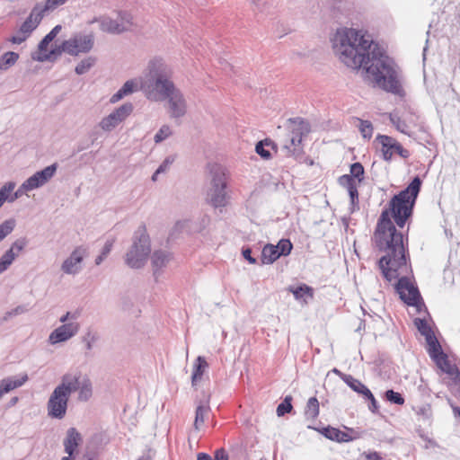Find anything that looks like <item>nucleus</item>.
Here are the masks:
<instances>
[{
	"label": "nucleus",
	"mask_w": 460,
	"mask_h": 460,
	"mask_svg": "<svg viewBox=\"0 0 460 460\" xmlns=\"http://www.w3.org/2000/svg\"><path fill=\"white\" fill-rule=\"evenodd\" d=\"M421 183L419 176L414 177L404 190L390 199L389 208L382 211L377 222L376 243L379 250L385 252V255L379 259L378 267L384 278L389 282L399 276V269L405 268L407 251L404 235L396 229L391 218L400 228L405 226L413 214Z\"/></svg>",
	"instance_id": "nucleus-1"
},
{
	"label": "nucleus",
	"mask_w": 460,
	"mask_h": 460,
	"mask_svg": "<svg viewBox=\"0 0 460 460\" xmlns=\"http://www.w3.org/2000/svg\"><path fill=\"white\" fill-rule=\"evenodd\" d=\"M332 47L340 60L347 66L353 69L363 67L367 77L376 86L402 95L403 91L394 60L362 31L353 28L337 30Z\"/></svg>",
	"instance_id": "nucleus-2"
},
{
	"label": "nucleus",
	"mask_w": 460,
	"mask_h": 460,
	"mask_svg": "<svg viewBox=\"0 0 460 460\" xmlns=\"http://www.w3.org/2000/svg\"><path fill=\"white\" fill-rule=\"evenodd\" d=\"M172 77L171 66L162 58H153L148 62L141 80V89L151 101H165L177 89Z\"/></svg>",
	"instance_id": "nucleus-3"
},
{
	"label": "nucleus",
	"mask_w": 460,
	"mask_h": 460,
	"mask_svg": "<svg viewBox=\"0 0 460 460\" xmlns=\"http://www.w3.org/2000/svg\"><path fill=\"white\" fill-rule=\"evenodd\" d=\"M208 169L211 180L210 188L208 192V200L209 204L216 208H224L227 205L229 199L226 191V170L218 164H209Z\"/></svg>",
	"instance_id": "nucleus-4"
},
{
	"label": "nucleus",
	"mask_w": 460,
	"mask_h": 460,
	"mask_svg": "<svg viewBox=\"0 0 460 460\" xmlns=\"http://www.w3.org/2000/svg\"><path fill=\"white\" fill-rule=\"evenodd\" d=\"M150 239L145 228L139 229L135 235L133 244L126 254V264L132 269H140L146 263L150 253Z\"/></svg>",
	"instance_id": "nucleus-5"
},
{
	"label": "nucleus",
	"mask_w": 460,
	"mask_h": 460,
	"mask_svg": "<svg viewBox=\"0 0 460 460\" xmlns=\"http://www.w3.org/2000/svg\"><path fill=\"white\" fill-rule=\"evenodd\" d=\"M408 254L406 253V261L408 260ZM408 271V265H405V268L399 269L398 272H400L397 277L398 280L395 284V290L398 293L400 298L408 305L415 306L418 311L420 310V307L424 305L420 291L416 286H414L411 279L407 276H401ZM396 279H393L392 280Z\"/></svg>",
	"instance_id": "nucleus-6"
},
{
	"label": "nucleus",
	"mask_w": 460,
	"mask_h": 460,
	"mask_svg": "<svg viewBox=\"0 0 460 460\" xmlns=\"http://www.w3.org/2000/svg\"><path fill=\"white\" fill-rule=\"evenodd\" d=\"M99 22L100 30L110 34H120L130 30L133 25L132 15L125 11L119 12L117 17L112 19L110 16L95 17L89 21V24Z\"/></svg>",
	"instance_id": "nucleus-7"
},
{
	"label": "nucleus",
	"mask_w": 460,
	"mask_h": 460,
	"mask_svg": "<svg viewBox=\"0 0 460 460\" xmlns=\"http://www.w3.org/2000/svg\"><path fill=\"white\" fill-rule=\"evenodd\" d=\"M67 54L70 56H79L80 54L89 53L94 45V36L93 33L76 32L68 40H66Z\"/></svg>",
	"instance_id": "nucleus-8"
},
{
	"label": "nucleus",
	"mask_w": 460,
	"mask_h": 460,
	"mask_svg": "<svg viewBox=\"0 0 460 460\" xmlns=\"http://www.w3.org/2000/svg\"><path fill=\"white\" fill-rule=\"evenodd\" d=\"M293 125L289 143L284 146L289 154H295L301 145L302 139L310 132L309 123L301 118H291L288 119Z\"/></svg>",
	"instance_id": "nucleus-9"
},
{
	"label": "nucleus",
	"mask_w": 460,
	"mask_h": 460,
	"mask_svg": "<svg viewBox=\"0 0 460 460\" xmlns=\"http://www.w3.org/2000/svg\"><path fill=\"white\" fill-rule=\"evenodd\" d=\"M133 105L130 102H126L114 110L111 114L102 119L99 122V127L106 132H111L115 129L120 123L132 113Z\"/></svg>",
	"instance_id": "nucleus-10"
},
{
	"label": "nucleus",
	"mask_w": 460,
	"mask_h": 460,
	"mask_svg": "<svg viewBox=\"0 0 460 460\" xmlns=\"http://www.w3.org/2000/svg\"><path fill=\"white\" fill-rule=\"evenodd\" d=\"M69 397L55 388L47 402L48 415L51 418L61 420L67 410Z\"/></svg>",
	"instance_id": "nucleus-11"
},
{
	"label": "nucleus",
	"mask_w": 460,
	"mask_h": 460,
	"mask_svg": "<svg viewBox=\"0 0 460 460\" xmlns=\"http://www.w3.org/2000/svg\"><path fill=\"white\" fill-rule=\"evenodd\" d=\"M376 140L382 145L383 158L385 161L392 159L394 152L397 153L401 157L406 159L410 156V152L403 148L402 146L394 138L385 135H378Z\"/></svg>",
	"instance_id": "nucleus-12"
},
{
	"label": "nucleus",
	"mask_w": 460,
	"mask_h": 460,
	"mask_svg": "<svg viewBox=\"0 0 460 460\" xmlns=\"http://www.w3.org/2000/svg\"><path fill=\"white\" fill-rule=\"evenodd\" d=\"M87 254L84 246L76 247L62 263L61 270L69 275H75L82 270V262Z\"/></svg>",
	"instance_id": "nucleus-13"
},
{
	"label": "nucleus",
	"mask_w": 460,
	"mask_h": 460,
	"mask_svg": "<svg viewBox=\"0 0 460 460\" xmlns=\"http://www.w3.org/2000/svg\"><path fill=\"white\" fill-rule=\"evenodd\" d=\"M80 329V324L76 321H72L67 323H64L59 327L56 328L49 337V341L51 344H57L59 342H65L75 335L77 334Z\"/></svg>",
	"instance_id": "nucleus-14"
},
{
	"label": "nucleus",
	"mask_w": 460,
	"mask_h": 460,
	"mask_svg": "<svg viewBox=\"0 0 460 460\" xmlns=\"http://www.w3.org/2000/svg\"><path fill=\"white\" fill-rule=\"evenodd\" d=\"M58 164H53L43 170L36 172L24 181V188L28 187L31 190L45 185L56 173Z\"/></svg>",
	"instance_id": "nucleus-15"
},
{
	"label": "nucleus",
	"mask_w": 460,
	"mask_h": 460,
	"mask_svg": "<svg viewBox=\"0 0 460 460\" xmlns=\"http://www.w3.org/2000/svg\"><path fill=\"white\" fill-rule=\"evenodd\" d=\"M169 112L172 118H181L186 113V101L179 89L174 90L166 97Z\"/></svg>",
	"instance_id": "nucleus-16"
},
{
	"label": "nucleus",
	"mask_w": 460,
	"mask_h": 460,
	"mask_svg": "<svg viewBox=\"0 0 460 460\" xmlns=\"http://www.w3.org/2000/svg\"><path fill=\"white\" fill-rule=\"evenodd\" d=\"M82 378V374L80 372L66 373L62 376L59 385L55 388L70 397L73 393L76 392L80 388V382Z\"/></svg>",
	"instance_id": "nucleus-17"
},
{
	"label": "nucleus",
	"mask_w": 460,
	"mask_h": 460,
	"mask_svg": "<svg viewBox=\"0 0 460 460\" xmlns=\"http://www.w3.org/2000/svg\"><path fill=\"white\" fill-rule=\"evenodd\" d=\"M390 120L398 131L407 136H411V128L418 125V116L414 113H407L403 118L391 114Z\"/></svg>",
	"instance_id": "nucleus-18"
},
{
	"label": "nucleus",
	"mask_w": 460,
	"mask_h": 460,
	"mask_svg": "<svg viewBox=\"0 0 460 460\" xmlns=\"http://www.w3.org/2000/svg\"><path fill=\"white\" fill-rule=\"evenodd\" d=\"M45 13L41 10V8L36 4L30 15L26 18V20L22 22L20 29L22 32H27L31 35V33L38 27Z\"/></svg>",
	"instance_id": "nucleus-19"
},
{
	"label": "nucleus",
	"mask_w": 460,
	"mask_h": 460,
	"mask_svg": "<svg viewBox=\"0 0 460 460\" xmlns=\"http://www.w3.org/2000/svg\"><path fill=\"white\" fill-rule=\"evenodd\" d=\"M319 432L324 436L326 438L336 441V442H349L356 438L349 435V433L342 431L337 428H333L332 426L323 427L321 429H318Z\"/></svg>",
	"instance_id": "nucleus-20"
},
{
	"label": "nucleus",
	"mask_w": 460,
	"mask_h": 460,
	"mask_svg": "<svg viewBox=\"0 0 460 460\" xmlns=\"http://www.w3.org/2000/svg\"><path fill=\"white\" fill-rule=\"evenodd\" d=\"M171 259V254L167 251L158 250L154 252L151 256V263L155 277L160 274L163 268L167 266Z\"/></svg>",
	"instance_id": "nucleus-21"
},
{
	"label": "nucleus",
	"mask_w": 460,
	"mask_h": 460,
	"mask_svg": "<svg viewBox=\"0 0 460 460\" xmlns=\"http://www.w3.org/2000/svg\"><path fill=\"white\" fill-rule=\"evenodd\" d=\"M288 290L293 294L296 300L303 304H307L308 300L314 297V288L306 284H300L297 287L289 286Z\"/></svg>",
	"instance_id": "nucleus-22"
},
{
	"label": "nucleus",
	"mask_w": 460,
	"mask_h": 460,
	"mask_svg": "<svg viewBox=\"0 0 460 460\" xmlns=\"http://www.w3.org/2000/svg\"><path fill=\"white\" fill-rule=\"evenodd\" d=\"M80 441V433L75 428H69L66 431V437L64 439L65 452L67 454V456L73 457V454Z\"/></svg>",
	"instance_id": "nucleus-23"
},
{
	"label": "nucleus",
	"mask_w": 460,
	"mask_h": 460,
	"mask_svg": "<svg viewBox=\"0 0 460 460\" xmlns=\"http://www.w3.org/2000/svg\"><path fill=\"white\" fill-rule=\"evenodd\" d=\"M341 378L354 392L361 394L364 398L371 392L360 380L351 375L341 374Z\"/></svg>",
	"instance_id": "nucleus-24"
},
{
	"label": "nucleus",
	"mask_w": 460,
	"mask_h": 460,
	"mask_svg": "<svg viewBox=\"0 0 460 460\" xmlns=\"http://www.w3.org/2000/svg\"><path fill=\"white\" fill-rule=\"evenodd\" d=\"M428 345V352L429 354V357L437 363L440 364L441 359H445V357L447 356L441 348V345L439 344L438 339L435 337H432L431 340L426 341Z\"/></svg>",
	"instance_id": "nucleus-25"
},
{
	"label": "nucleus",
	"mask_w": 460,
	"mask_h": 460,
	"mask_svg": "<svg viewBox=\"0 0 460 460\" xmlns=\"http://www.w3.org/2000/svg\"><path fill=\"white\" fill-rule=\"evenodd\" d=\"M280 257V253L273 244H266L261 252V262L263 264H271Z\"/></svg>",
	"instance_id": "nucleus-26"
},
{
	"label": "nucleus",
	"mask_w": 460,
	"mask_h": 460,
	"mask_svg": "<svg viewBox=\"0 0 460 460\" xmlns=\"http://www.w3.org/2000/svg\"><path fill=\"white\" fill-rule=\"evenodd\" d=\"M63 53L67 54L66 44L65 40L60 45H57L55 48H52L49 53L38 57L37 60L40 62L51 61L60 57Z\"/></svg>",
	"instance_id": "nucleus-27"
},
{
	"label": "nucleus",
	"mask_w": 460,
	"mask_h": 460,
	"mask_svg": "<svg viewBox=\"0 0 460 460\" xmlns=\"http://www.w3.org/2000/svg\"><path fill=\"white\" fill-rule=\"evenodd\" d=\"M78 393V400L82 402L88 401L93 394V387L92 382L87 377H83L80 382V388L77 390Z\"/></svg>",
	"instance_id": "nucleus-28"
},
{
	"label": "nucleus",
	"mask_w": 460,
	"mask_h": 460,
	"mask_svg": "<svg viewBox=\"0 0 460 460\" xmlns=\"http://www.w3.org/2000/svg\"><path fill=\"white\" fill-rule=\"evenodd\" d=\"M438 365L443 372L451 376L455 383L460 382V371L456 366L450 364L447 359V356L445 357V359H441V363Z\"/></svg>",
	"instance_id": "nucleus-29"
},
{
	"label": "nucleus",
	"mask_w": 460,
	"mask_h": 460,
	"mask_svg": "<svg viewBox=\"0 0 460 460\" xmlns=\"http://www.w3.org/2000/svg\"><path fill=\"white\" fill-rule=\"evenodd\" d=\"M275 144L270 139L259 141L255 146V152L265 160L271 158V153L267 147L274 148Z\"/></svg>",
	"instance_id": "nucleus-30"
},
{
	"label": "nucleus",
	"mask_w": 460,
	"mask_h": 460,
	"mask_svg": "<svg viewBox=\"0 0 460 460\" xmlns=\"http://www.w3.org/2000/svg\"><path fill=\"white\" fill-rule=\"evenodd\" d=\"M208 367L205 358L199 356L194 365V370L191 376L192 385H195L197 381L200 380L205 369Z\"/></svg>",
	"instance_id": "nucleus-31"
},
{
	"label": "nucleus",
	"mask_w": 460,
	"mask_h": 460,
	"mask_svg": "<svg viewBox=\"0 0 460 460\" xmlns=\"http://www.w3.org/2000/svg\"><path fill=\"white\" fill-rule=\"evenodd\" d=\"M319 415V402L316 397L308 399L305 409V416L307 420H315Z\"/></svg>",
	"instance_id": "nucleus-32"
},
{
	"label": "nucleus",
	"mask_w": 460,
	"mask_h": 460,
	"mask_svg": "<svg viewBox=\"0 0 460 460\" xmlns=\"http://www.w3.org/2000/svg\"><path fill=\"white\" fill-rule=\"evenodd\" d=\"M414 324L417 327L418 331L420 332L422 336L425 337V340H431L432 337H435V334L428 324L425 319L416 318L414 320Z\"/></svg>",
	"instance_id": "nucleus-33"
},
{
	"label": "nucleus",
	"mask_w": 460,
	"mask_h": 460,
	"mask_svg": "<svg viewBox=\"0 0 460 460\" xmlns=\"http://www.w3.org/2000/svg\"><path fill=\"white\" fill-rule=\"evenodd\" d=\"M210 411V407L208 405L200 404L196 408L195 411V420H194V428L199 430L200 426L205 421V417Z\"/></svg>",
	"instance_id": "nucleus-34"
},
{
	"label": "nucleus",
	"mask_w": 460,
	"mask_h": 460,
	"mask_svg": "<svg viewBox=\"0 0 460 460\" xmlns=\"http://www.w3.org/2000/svg\"><path fill=\"white\" fill-rule=\"evenodd\" d=\"M19 58V55L13 51L4 53L0 58V69L6 70L13 66Z\"/></svg>",
	"instance_id": "nucleus-35"
},
{
	"label": "nucleus",
	"mask_w": 460,
	"mask_h": 460,
	"mask_svg": "<svg viewBox=\"0 0 460 460\" xmlns=\"http://www.w3.org/2000/svg\"><path fill=\"white\" fill-rule=\"evenodd\" d=\"M61 25H56L39 43V50L45 51L48 49L49 44L56 38L58 32L61 31Z\"/></svg>",
	"instance_id": "nucleus-36"
},
{
	"label": "nucleus",
	"mask_w": 460,
	"mask_h": 460,
	"mask_svg": "<svg viewBox=\"0 0 460 460\" xmlns=\"http://www.w3.org/2000/svg\"><path fill=\"white\" fill-rule=\"evenodd\" d=\"M17 257V252H13L12 250H7L0 257V274L5 271L13 262Z\"/></svg>",
	"instance_id": "nucleus-37"
},
{
	"label": "nucleus",
	"mask_w": 460,
	"mask_h": 460,
	"mask_svg": "<svg viewBox=\"0 0 460 460\" xmlns=\"http://www.w3.org/2000/svg\"><path fill=\"white\" fill-rule=\"evenodd\" d=\"M94 64L95 58L93 57H88L77 64L75 71L77 75H84L87 73Z\"/></svg>",
	"instance_id": "nucleus-38"
},
{
	"label": "nucleus",
	"mask_w": 460,
	"mask_h": 460,
	"mask_svg": "<svg viewBox=\"0 0 460 460\" xmlns=\"http://www.w3.org/2000/svg\"><path fill=\"white\" fill-rule=\"evenodd\" d=\"M174 160L173 155L167 156L152 175V181H155L159 174L166 172L173 164Z\"/></svg>",
	"instance_id": "nucleus-39"
},
{
	"label": "nucleus",
	"mask_w": 460,
	"mask_h": 460,
	"mask_svg": "<svg viewBox=\"0 0 460 460\" xmlns=\"http://www.w3.org/2000/svg\"><path fill=\"white\" fill-rule=\"evenodd\" d=\"M67 0H46L44 3L37 4L43 13L46 14L47 13L52 12L58 7L63 5L66 3Z\"/></svg>",
	"instance_id": "nucleus-40"
},
{
	"label": "nucleus",
	"mask_w": 460,
	"mask_h": 460,
	"mask_svg": "<svg viewBox=\"0 0 460 460\" xmlns=\"http://www.w3.org/2000/svg\"><path fill=\"white\" fill-rule=\"evenodd\" d=\"M99 339L100 336L96 332L88 330L83 337V341L85 343L86 349L91 350Z\"/></svg>",
	"instance_id": "nucleus-41"
},
{
	"label": "nucleus",
	"mask_w": 460,
	"mask_h": 460,
	"mask_svg": "<svg viewBox=\"0 0 460 460\" xmlns=\"http://www.w3.org/2000/svg\"><path fill=\"white\" fill-rule=\"evenodd\" d=\"M15 226L14 219H7L0 225V241L13 232Z\"/></svg>",
	"instance_id": "nucleus-42"
},
{
	"label": "nucleus",
	"mask_w": 460,
	"mask_h": 460,
	"mask_svg": "<svg viewBox=\"0 0 460 460\" xmlns=\"http://www.w3.org/2000/svg\"><path fill=\"white\" fill-rule=\"evenodd\" d=\"M358 129L363 136L364 138H371L373 134V126L372 123L368 120H363L358 119Z\"/></svg>",
	"instance_id": "nucleus-43"
},
{
	"label": "nucleus",
	"mask_w": 460,
	"mask_h": 460,
	"mask_svg": "<svg viewBox=\"0 0 460 460\" xmlns=\"http://www.w3.org/2000/svg\"><path fill=\"white\" fill-rule=\"evenodd\" d=\"M114 243L113 239H109L105 242L104 246L102 247V252L100 255H98L95 259V264L100 265L109 255L111 252L112 246Z\"/></svg>",
	"instance_id": "nucleus-44"
},
{
	"label": "nucleus",
	"mask_w": 460,
	"mask_h": 460,
	"mask_svg": "<svg viewBox=\"0 0 460 460\" xmlns=\"http://www.w3.org/2000/svg\"><path fill=\"white\" fill-rule=\"evenodd\" d=\"M278 252L280 253V256H288L290 254L293 244L288 239H281L278 243L277 245H275Z\"/></svg>",
	"instance_id": "nucleus-45"
},
{
	"label": "nucleus",
	"mask_w": 460,
	"mask_h": 460,
	"mask_svg": "<svg viewBox=\"0 0 460 460\" xmlns=\"http://www.w3.org/2000/svg\"><path fill=\"white\" fill-rule=\"evenodd\" d=\"M364 167L360 163H354L350 165V174L353 179L358 180V182L360 183L363 181L364 176Z\"/></svg>",
	"instance_id": "nucleus-46"
},
{
	"label": "nucleus",
	"mask_w": 460,
	"mask_h": 460,
	"mask_svg": "<svg viewBox=\"0 0 460 460\" xmlns=\"http://www.w3.org/2000/svg\"><path fill=\"white\" fill-rule=\"evenodd\" d=\"M385 397L388 402L397 405H402L404 403V398L402 395L398 392H394V390H387L385 393Z\"/></svg>",
	"instance_id": "nucleus-47"
},
{
	"label": "nucleus",
	"mask_w": 460,
	"mask_h": 460,
	"mask_svg": "<svg viewBox=\"0 0 460 460\" xmlns=\"http://www.w3.org/2000/svg\"><path fill=\"white\" fill-rule=\"evenodd\" d=\"M172 134L171 128L168 125H163L157 133L155 135L154 140L156 144L163 142Z\"/></svg>",
	"instance_id": "nucleus-48"
},
{
	"label": "nucleus",
	"mask_w": 460,
	"mask_h": 460,
	"mask_svg": "<svg viewBox=\"0 0 460 460\" xmlns=\"http://www.w3.org/2000/svg\"><path fill=\"white\" fill-rule=\"evenodd\" d=\"M292 398L290 396H287L283 402H281L277 407V415L283 416L288 412H290L293 409L291 404Z\"/></svg>",
	"instance_id": "nucleus-49"
},
{
	"label": "nucleus",
	"mask_w": 460,
	"mask_h": 460,
	"mask_svg": "<svg viewBox=\"0 0 460 460\" xmlns=\"http://www.w3.org/2000/svg\"><path fill=\"white\" fill-rule=\"evenodd\" d=\"M14 188L15 183L13 181H8L0 189V208L4 202L6 201L8 195L11 194Z\"/></svg>",
	"instance_id": "nucleus-50"
},
{
	"label": "nucleus",
	"mask_w": 460,
	"mask_h": 460,
	"mask_svg": "<svg viewBox=\"0 0 460 460\" xmlns=\"http://www.w3.org/2000/svg\"><path fill=\"white\" fill-rule=\"evenodd\" d=\"M14 188L15 183L13 181H8L0 189V208L4 202L6 201L8 195L11 194Z\"/></svg>",
	"instance_id": "nucleus-51"
},
{
	"label": "nucleus",
	"mask_w": 460,
	"mask_h": 460,
	"mask_svg": "<svg viewBox=\"0 0 460 460\" xmlns=\"http://www.w3.org/2000/svg\"><path fill=\"white\" fill-rule=\"evenodd\" d=\"M350 199L351 209L354 211L355 209H358V184L353 187H350L349 190H347Z\"/></svg>",
	"instance_id": "nucleus-52"
},
{
	"label": "nucleus",
	"mask_w": 460,
	"mask_h": 460,
	"mask_svg": "<svg viewBox=\"0 0 460 460\" xmlns=\"http://www.w3.org/2000/svg\"><path fill=\"white\" fill-rule=\"evenodd\" d=\"M28 244V239L26 237H20L16 239L8 250H12L13 252H17V255L22 252Z\"/></svg>",
	"instance_id": "nucleus-53"
},
{
	"label": "nucleus",
	"mask_w": 460,
	"mask_h": 460,
	"mask_svg": "<svg viewBox=\"0 0 460 460\" xmlns=\"http://www.w3.org/2000/svg\"><path fill=\"white\" fill-rule=\"evenodd\" d=\"M339 183L341 187L345 188L347 190H349L350 187H353L357 184L355 179L352 178L351 175L344 174L339 178Z\"/></svg>",
	"instance_id": "nucleus-54"
},
{
	"label": "nucleus",
	"mask_w": 460,
	"mask_h": 460,
	"mask_svg": "<svg viewBox=\"0 0 460 460\" xmlns=\"http://www.w3.org/2000/svg\"><path fill=\"white\" fill-rule=\"evenodd\" d=\"M28 311V308L25 305H18L15 308L12 309L11 311H8L5 313L3 320L8 321L10 318L24 314Z\"/></svg>",
	"instance_id": "nucleus-55"
},
{
	"label": "nucleus",
	"mask_w": 460,
	"mask_h": 460,
	"mask_svg": "<svg viewBox=\"0 0 460 460\" xmlns=\"http://www.w3.org/2000/svg\"><path fill=\"white\" fill-rule=\"evenodd\" d=\"M30 36L27 32H22V30L19 29L15 35L10 38V41L13 44H21L26 40V39Z\"/></svg>",
	"instance_id": "nucleus-56"
},
{
	"label": "nucleus",
	"mask_w": 460,
	"mask_h": 460,
	"mask_svg": "<svg viewBox=\"0 0 460 460\" xmlns=\"http://www.w3.org/2000/svg\"><path fill=\"white\" fill-rule=\"evenodd\" d=\"M137 87V84L134 80H128L127 81L122 87L120 88L122 90V93L127 96L132 93L135 92Z\"/></svg>",
	"instance_id": "nucleus-57"
},
{
	"label": "nucleus",
	"mask_w": 460,
	"mask_h": 460,
	"mask_svg": "<svg viewBox=\"0 0 460 460\" xmlns=\"http://www.w3.org/2000/svg\"><path fill=\"white\" fill-rule=\"evenodd\" d=\"M252 2L255 10L261 13L265 12L269 5L267 0H252Z\"/></svg>",
	"instance_id": "nucleus-58"
},
{
	"label": "nucleus",
	"mask_w": 460,
	"mask_h": 460,
	"mask_svg": "<svg viewBox=\"0 0 460 460\" xmlns=\"http://www.w3.org/2000/svg\"><path fill=\"white\" fill-rule=\"evenodd\" d=\"M366 400H369L370 401V404L368 406V409L372 411V412H376L377 411V409H378V405H377V402L376 400L375 399L372 392H370L366 397H365Z\"/></svg>",
	"instance_id": "nucleus-59"
},
{
	"label": "nucleus",
	"mask_w": 460,
	"mask_h": 460,
	"mask_svg": "<svg viewBox=\"0 0 460 460\" xmlns=\"http://www.w3.org/2000/svg\"><path fill=\"white\" fill-rule=\"evenodd\" d=\"M243 256L245 260H247L251 264L256 263V259L252 256V251L251 249H243Z\"/></svg>",
	"instance_id": "nucleus-60"
},
{
	"label": "nucleus",
	"mask_w": 460,
	"mask_h": 460,
	"mask_svg": "<svg viewBox=\"0 0 460 460\" xmlns=\"http://www.w3.org/2000/svg\"><path fill=\"white\" fill-rule=\"evenodd\" d=\"M76 319H77V316L75 314H71L70 312H67L60 317L59 321H60V323H62L64 324V323H67L66 322L68 320L75 321Z\"/></svg>",
	"instance_id": "nucleus-61"
},
{
	"label": "nucleus",
	"mask_w": 460,
	"mask_h": 460,
	"mask_svg": "<svg viewBox=\"0 0 460 460\" xmlns=\"http://www.w3.org/2000/svg\"><path fill=\"white\" fill-rule=\"evenodd\" d=\"M213 460H228V456L224 449H218L216 451Z\"/></svg>",
	"instance_id": "nucleus-62"
},
{
	"label": "nucleus",
	"mask_w": 460,
	"mask_h": 460,
	"mask_svg": "<svg viewBox=\"0 0 460 460\" xmlns=\"http://www.w3.org/2000/svg\"><path fill=\"white\" fill-rule=\"evenodd\" d=\"M124 96H126L123 93H122V90L119 89L116 93H114L111 98V102H119L120 99H122Z\"/></svg>",
	"instance_id": "nucleus-63"
},
{
	"label": "nucleus",
	"mask_w": 460,
	"mask_h": 460,
	"mask_svg": "<svg viewBox=\"0 0 460 460\" xmlns=\"http://www.w3.org/2000/svg\"><path fill=\"white\" fill-rule=\"evenodd\" d=\"M367 460H381V456L376 452H371L366 455Z\"/></svg>",
	"instance_id": "nucleus-64"
}]
</instances>
